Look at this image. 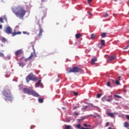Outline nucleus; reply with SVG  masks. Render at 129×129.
Masks as SVG:
<instances>
[{"instance_id":"nucleus-11","label":"nucleus","mask_w":129,"mask_h":129,"mask_svg":"<svg viewBox=\"0 0 129 129\" xmlns=\"http://www.w3.org/2000/svg\"><path fill=\"white\" fill-rule=\"evenodd\" d=\"M36 87H42V84L41 83V80L38 81V82L36 83Z\"/></svg>"},{"instance_id":"nucleus-47","label":"nucleus","mask_w":129,"mask_h":129,"mask_svg":"<svg viewBox=\"0 0 129 129\" xmlns=\"http://www.w3.org/2000/svg\"><path fill=\"white\" fill-rule=\"evenodd\" d=\"M34 127H35L34 126H31V127H30V129H33Z\"/></svg>"},{"instance_id":"nucleus-32","label":"nucleus","mask_w":129,"mask_h":129,"mask_svg":"<svg viewBox=\"0 0 129 129\" xmlns=\"http://www.w3.org/2000/svg\"><path fill=\"white\" fill-rule=\"evenodd\" d=\"M129 47V45H126V46L123 47V50H125V49H127V48H128Z\"/></svg>"},{"instance_id":"nucleus-18","label":"nucleus","mask_w":129,"mask_h":129,"mask_svg":"<svg viewBox=\"0 0 129 129\" xmlns=\"http://www.w3.org/2000/svg\"><path fill=\"white\" fill-rule=\"evenodd\" d=\"M107 35V33H102L101 34V37L103 38H105L106 36Z\"/></svg>"},{"instance_id":"nucleus-17","label":"nucleus","mask_w":129,"mask_h":129,"mask_svg":"<svg viewBox=\"0 0 129 129\" xmlns=\"http://www.w3.org/2000/svg\"><path fill=\"white\" fill-rule=\"evenodd\" d=\"M38 101L39 102V103H42L44 102V100H43L42 98H39L38 99Z\"/></svg>"},{"instance_id":"nucleus-3","label":"nucleus","mask_w":129,"mask_h":129,"mask_svg":"<svg viewBox=\"0 0 129 129\" xmlns=\"http://www.w3.org/2000/svg\"><path fill=\"white\" fill-rule=\"evenodd\" d=\"M23 92L29 95H32L35 97H39V94H38L37 92H35V91L33 90L32 88L23 89Z\"/></svg>"},{"instance_id":"nucleus-4","label":"nucleus","mask_w":129,"mask_h":129,"mask_svg":"<svg viewBox=\"0 0 129 129\" xmlns=\"http://www.w3.org/2000/svg\"><path fill=\"white\" fill-rule=\"evenodd\" d=\"M5 32L8 34H11V35H12V36H15V35H17L21 34V32H20V31L12 32V28L10 26L7 27L6 30H5Z\"/></svg>"},{"instance_id":"nucleus-46","label":"nucleus","mask_w":129,"mask_h":129,"mask_svg":"<svg viewBox=\"0 0 129 129\" xmlns=\"http://www.w3.org/2000/svg\"><path fill=\"white\" fill-rule=\"evenodd\" d=\"M87 106H84V107H83V109H84V110L86 109V108H87Z\"/></svg>"},{"instance_id":"nucleus-52","label":"nucleus","mask_w":129,"mask_h":129,"mask_svg":"<svg viewBox=\"0 0 129 129\" xmlns=\"http://www.w3.org/2000/svg\"><path fill=\"white\" fill-rule=\"evenodd\" d=\"M58 82V79L56 80V82Z\"/></svg>"},{"instance_id":"nucleus-44","label":"nucleus","mask_w":129,"mask_h":129,"mask_svg":"<svg viewBox=\"0 0 129 129\" xmlns=\"http://www.w3.org/2000/svg\"><path fill=\"white\" fill-rule=\"evenodd\" d=\"M78 108V107H77V106L74 107V110H76V108Z\"/></svg>"},{"instance_id":"nucleus-53","label":"nucleus","mask_w":129,"mask_h":129,"mask_svg":"<svg viewBox=\"0 0 129 129\" xmlns=\"http://www.w3.org/2000/svg\"><path fill=\"white\" fill-rule=\"evenodd\" d=\"M89 15H91V13H89Z\"/></svg>"},{"instance_id":"nucleus-54","label":"nucleus","mask_w":129,"mask_h":129,"mask_svg":"<svg viewBox=\"0 0 129 129\" xmlns=\"http://www.w3.org/2000/svg\"><path fill=\"white\" fill-rule=\"evenodd\" d=\"M94 107H95V108H97V107H96V106H94Z\"/></svg>"},{"instance_id":"nucleus-29","label":"nucleus","mask_w":129,"mask_h":129,"mask_svg":"<svg viewBox=\"0 0 129 129\" xmlns=\"http://www.w3.org/2000/svg\"><path fill=\"white\" fill-rule=\"evenodd\" d=\"M0 57H5V55H4V53H3L2 52H0Z\"/></svg>"},{"instance_id":"nucleus-21","label":"nucleus","mask_w":129,"mask_h":129,"mask_svg":"<svg viewBox=\"0 0 129 129\" xmlns=\"http://www.w3.org/2000/svg\"><path fill=\"white\" fill-rule=\"evenodd\" d=\"M2 42H3V43H6L7 42V39L5 38V37H3V38H2Z\"/></svg>"},{"instance_id":"nucleus-7","label":"nucleus","mask_w":129,"mask_h":129,"mask_svg":"<svg viewBox=\"0 0 129 129\" xmlns=\"http://www.w3.org/2000/svg\"><path fill=\"white\" fill-rule=\"evenodd\" d=\"M24 54L23 50L22 49H18L15 51L14 53V54L15 55V56L17 57H19L23 55Z\"/></svg>"},{"instance_id":"nucleus-51","label":"nucleus","mask_w":129,"mask_h":129,"mask_svg":"<svg viewBox=\"0 0 129 129\" xmlns=\"http://www.w3.org/2000/svg\"><path fill=\"white\" fill-rule=\"evenodd\" d=\"M108 129H112V127H109V128H108Z\"/></svg>"},{"instance_id":"nucleus-12","label":"nucleus","mask_w":129,"mask_h":129,"mask_svg":"<svg viewBox=\"0 0 129 129\" xmlns=\"http://www.w3.org/2000/svg\"><path fill=\"white\" fill-rule=\"evenodd\" d=\"M107 115H108V116L111 117V118H113L114 116V113H107Z\"/></svg>"},{"instance_id":"nucleus-36","label":"nucleus","mask_w":129,"mask_h":129,"mask_svg":"<svg viewBox=\"0 0 129 129\" xmlns=\"http://www.w3.org/2000/svg\"><path fill=\"white\" fill-rule=\"evenodd\" d=\"M74 96H77V95H78V93L76 92H74Z\"/></svg>"},{"instance_id":"nucleus-19","label":"nucleus","mask_w":129,"mask_h":129,"mask_svg":"<svg viewBox=\"0 0 129 129\" xmlns=\"http://www.w3.org/2000/svg\"><path fill=\"white\" fill-rule=\"evenodd\" d=\"M101 46H105V40H101Z\"/></svg>"},{"instance_id":"nucleus-33","label":"nucleus","mask_w":129,"mask_h":129,"mask_svg":"<svg viewBox=\"0 0 129 129\" xmlns=\"http://www.w3.org/2000/svg\"><path fill=\"white\" fill-rule=\"evenodd\" d=\"M110 85H111V83H110V82H108L107 83V86L108 87H110Z\"/></svg>"},{"instance_id":"nucleus-48","label":"nucleus","mask_w":129,"mask_h":129,"mask_svg":"<svg viewBox=\"0 0 129 129\" xmlns=\"http://www.w3.org/2000/svg\"><path fill=\"white\" fill-rule=\"evenodd\" d=\"M3 29V26L2 25H0V29Z\"/></svg>"},{"instance_id":"nucleus-38","label":"nucleus","mask_w":129,"mask_h":129,"mask_svg":"<svg viewBox=\"0 0 129 129\" xmlns=\"http://www.w3.org/2000/svg\"><path fill=\"white\" fill-rule=\"evenodd\" d=\"M125 117H126V119L129 120V115H125Z\"/></svg>"},{"instance_id":"nucleus-58","label":"nucleus","mask_w":129,"mask_h":129,"mask_svg":"<svg viewBox=\"0 0 129 129\" xmlns=\"http://www.w3.org/2000/svg\"><path fill=\"white\" fill-rule=\"evenodd\" d=\"M124 87L125 88V86H124Z\"/></svg>"},{"instance_id":"nucleus-34","label":"nucleus","mask_w":129,"mask_h":129,"mask_svg":"<svg viewBox=\"0 0 129 129\" xmlns=\"http://www.w3.org/2000/svg\"><path fill=\"white\" fill-rule=\"evenodd\" d=\"M78 115H79L78 113H77L76 112H74V115L78 116Z\"/></svg>"},{"instance_id":"nucleus-22","label":"nucleus","mask_w":129,"mask_h":129,"mask_svg":"<svg viewBox=\"0 0 129 129\" xmlns=\"http://www.w3.org/2000/svg\"><path fill=\"white\" fill-rule=\"evenodd\" d=\"M101 100H102V101L103 102H105V101H106V96L102 97V98L101 99Z\"/></svg>"},{"instance_id":"nucleus-55","label":"nucleus","mask_w":129,"mask_h":129,"mask_svg":"<svg viewBox=\"0 0 129 129\" xmlns=\"http://www.w3.org/2000/svg\"><path fill=\"white\" fill-rule=\"evenodd\" d=\"M33 49H34V46H32Z\"/></svg>"},{"instance_id":"nucleus-16","label":"nucleus","mask_w":129,"mask_h":129,"mask_svg":"<svg viewBox=\"0 0 129 129\" xmlns=\"http://www.w3.org/2000/svg\"><path fill=\"white\" fill-rule=\"evenodd\" d=\"M80 37H81V34H80L79 33L75 34V38L76 39H79V38H80Z\"/></svg>"},{"instance_id":"nucleus-24","label":"nucleus","mask_w":129,"mask_h":129,"mask_svg":"<svg viewBox=\"0 0 129 129\" xmlns=\"http://www.w3.org/2000/svg\"><path fill=\"white\" fill-rule=\"evenodd\" d=\"M114 97H115L116 98H121V97L116 94L114 95Z\"/></svg>"},{"instance_id":"nucleus-39","label":"nucleus","mask_w":129,"mask_h":129,"mask_svg":"<svg viewBox=\"0 0 129 129\" xmlns=\"http://www.w3.org/2000/svg\"><path fill=\"white\" fill-rule=\"evenodd\" d=\"M109 122H106V127L108 126H109Z\"/></svg>"},{"instance_id":"nucleus-42","label":"nucleus","mask_w":129,"mask_h":129,"mask_svg":"<svg viewBox=\"0 0 129 129\" xmlns=\"http://www.w3.org/2000/svg\"><path fill=\"white\" fill-rule=\"evenodd\" d=\"M83 118H82V119H77V121H82V120H83Z\"/></svg>"},{"instance_id":"nucleus-15","label":"nucleus","mask_w":129,"mask_h":129,"mask_svg":"<svg viewBox=\"0 0 129 129\" xmlns=\"http://www.w3.org/2000/svg\"><path fill=\"white\" fill-rule=\"evenodd\" d=\"M123 126L125 128H127L129 126V124L128 122H124V123H123Z\"/></svg>"},{"instance_id":"nucleus-8","label":"nucleus","mask_w":129,"mask_h":129,"mask_svg":"<svg viewBox=\"0 0 129 129\" xmlns=\"http://www.w3.org/2000/svg\"><path fill=\"white\" fill-rule=\"evenodd\" d=\"M106 101L108 102H111L113 101V96L112 95L108 96L106 97Z\"/></svg>"},{"instance_id":"nucleus-13","label":"nucleus","mask_w":129,"mask_h":129,"mask_svg":"<svg viewBox=\"0 0 129 129\" xmlns=\"http://www.w3.org/2000/svg\"><path fill=\"white\" fill-rule=\"evenodd\" d=\"M43 30L42 29H40V31L39 32V34H38V37H40L42 36V33H43Z\"/></svg>"},{"instance_id":"nucleus-5","label":"nucleus","mask_w":129,"mask_h":129,"mask_svg":"<svg viewBox=\"0 0 129 129\" xmlns=\"http://www.w3.org/2000/svg\"><path fill=\"white\" fill-rule=\"evenodd\" d=\"M80 71H81V69L78 67H73L72 68L67 69V72L69 74L72 73H79Z\"/></svg>"},{"instance_id":"nucleus-6","label":"nucleus","mask_w":129,"mask_h":129,"mask_svg":"<svg viewBox=\"0 0 129 129\" xmlns=\"http://www.w3.org/2000/svg\"><path fill=\"white\" fill-rule=\"evenodd\" d=\"M38 80V78H37L34 75L32 74H30L26 77V81L27 82V83H29V81H36Z\"/></svg>"},{"instance_id":"nucleus-43","label":"nucleus","mask_w":129,"mask_h":129,"mask_svg":"<svg viewBox=\"0 0 129 129\" xmlns=\"http://www.w3.org/2000/svg\"><path fill=\"white\" fill-rule=\"evenodd\" d=\"M83 126H84V127H88V125L87 124H83Z\"/></svg>"},{"instance_id":"nucleus-10","label":"nucleus","mask_w":129,"mask_h":129,"mask_svg":"<svg viewBox=\"0 0 129 129\" xmlns=\"http://www.w3.org/2000/svg\"><path fill=\"white\" fill-rule=\"evenodd\" d=\"M33 52L31 53V54H30V56H29V57H28V58H25V61L27 62L29 60L32 59V58H33Z\"/></svg>"},{"instance_id":"nucleus-41","label":"nucleus","mask_w":129,"mask_h":129,"mask_svg":"<svg viewBox=\"0 0 129 129\" xmlns=\"http://www.w3.org/2000/svg\"><path fill=\"white\" fill-rule=\"evenodd\" d=\"M122 91H123V92H126V90H125V88L122 89Z\"/></svg>"},{"instance_id":"nucleus-23","label":"nucleus","mask_w":129,"mask_h":129,"mask_svg":"<svg viewBox=\"0 0 129 129\" xmlns=\"http://www.w3.org/2000/svg\"><path fill=\"white\" fill-rule=\"evenodd\" d=\"M66 129H71V125H64Z\"/></svg>"},{"instance_id":"nucleus-14","label":"nucleus","mask_w":129,"mask_h":129,"mask_svg":"<svg viewBox=\"0 0 129 129\" xmlns=\"http://www.w3.org/2000/svg\"><path fill=\"white\" fill-rule=\"evenodd\" d=\"M97 61V58H93L92 59H91V64H92V65H94L95 64V62Z\"/></svg>"},{"instance_id":"nucleus-40","label":"nucleus","mask_w":129,"mask_h":129,"mask_svg":"<svg viewBox=\"0 0 129 129\" xmlns=\"http://www.w3.org/2000/svg\"><path fill=\"white\" fill-rule=\"evenodd\" d=\"M121 78V76H118V77H117V79L118 80V81H120Z\"/></svg>"},{"instance_id":"nucleus-1","label":"nucleus","mask_w":129,"mask_h":129,"mask_svg":"<svg viewBox=\"0 0 129 129\" xmlns=\"http://www.w3.org/2000/svg\"><path fill=\"white\" fill-rule=\"evenodd\" d=\"M11 10H12V12L16 15V17L19 18V19H23L26 13V11L23 9V8H22L21 6L12 8Z\"/></svg>"},{"instance_id":"nucleus-31","label":"nucleus","mask_w":129,"mask_h":129,"mask_svg":"<svg viewBox=\"0 0 129 129\" xmlns=\"http://www.w3.org/2000/svg\"><path fill=\"white\" fill-rule=\"evenodd\" d=\"M18 64H19V66H20V67L23 66V63H22V62H20L18 63Z\"/></svg>"},{"instance_id":"nucleus-9","label":"nucleus","mask_w":129,"mask_h":129,"mask_svg":"<svg viewBox=\"0 0 129 129\" xmlns=\"http://www.w3.org/2000/svg\"><path fill=\"white\" fill-rule=\"evenodd\" d=\"M115 58H116V56H115V55L109 56V57L108 58L107 61H111L115 59Z\"/></svg>"},{"instance_id":"nucleus-25","label":"nucleus","mask_w":129,"mask_h":129,"mask_svg":"<svg viewBox=\"0 0 129 129\" xmlns=\"http://www.w3.org/2000/svg\"><path fill=\"white\" fill-rule=\"evenodd\" d=\"M103 17L105 18L108 17H109V15L107 13H106L104 14Z\"/></svg>"},{"instance_id":"nucleus-28","label":"nucleus","mask_w":129,"mask_h":129,"mask_svg":"<svg viewBox=\"0 0 129 129\" xmlns=\"http://www.w3.org/2000/svg\"><path fill=\"white\" fill-rule=\"evenodd\" d=\"M101 94H97V97H96V98H100L101 97Z\"/></svg>"},{"instance_id":"nucleus-59","label":"nucleus","mask_w":129,"mask_h":129,"mask_svg":"<svg viewBox=\"0 0 129 129\" xmlns=\"http://www.w3.org/2000/svg\"><path fill=\"white\" fill-rule=\"evenodd\" d=\"M128 2H129V0H128Z\"/></svg>"},{"instance_id":"nucleus-26","label":"nucleus","mask_w":129,"mask_h":129,"mask_svg":"<svg viewBox=\"0 0 129 129\" xmlns=\"http://www.w3.org/2000/svg\"><path fill=\"white\" fill-rule=\"evenodd\" d=\"M95 38V34H91V39H94Z\"/></svg>"},{"instance_id":"nucleus-50","label":"nucleus","mask_w":129,"mask_h":129,"mask_svg":"<svg viewBox=\"0 0 129 129\" xmlns=\"http://www.w3.org/2000/svg\"><path fill=\"white\" fill-rule=\"evenodd\" d=\"M88 127H91V125H88Z\"/></svg>"},{"instance_id":"nucleus-35","label":"nucleus","mask_w":129,"mask_h":129,"mask_svg":"<svg viewBox=\"0 0 129 129\" xmlns=\"http://www.w3.org/2000/svg\"><path fill=\"white\" fill-rule=\"evenodd\" d=\"M92 2V0H88L87 3L89 4H91V2Z\"/></svg>"},{"instance_id":"nucleus-2","label":"nucleus","mask_w":129,"mask_h":129,"mask_svg":"<svg viewBox=\"0 0 129 129\" xmlns=\"http://www.w3.org/2000/svg\"><path fill=\"white\" fill-rule=\"evenodd\" d=\"M4 96H5V100L6 101H9V102H12L13 100V98L12 96V92L10 90H6L4 91L3 93Z\"/></svg>"},{"instance_id":"nucleus-45","label":"nucleus","mask_w":129,"mask_h":129,"mask_svg":"<svg viewBox=\"0 0 129 129\" xmlns=\"http://www.w3.org/2000/svg\"><path fill=\"white\" fill-rule=\"evenodd\" d=\"M81 129H89V128H84L83 127H81Z\"/></svg>"},{"instance_id":"nucleus-20","label":"nucleus","mask_w":129,"mask_h":129,"mask_svg":"<svg viewBox=\"0 0 129 129\" xmlns=\"http://www.w3.org/2000/svg\"><path fill=\"white\" fill-rule=\"evenodd\" d=\"M95 114H96V115H91V116H92L93 117H94V118H96L97 117H98V118H100V115H98L97 113H95Z\"/></svg>"},{"instance_id":"nucleus-37","label":"nucleus","mask_w":129,"mask_h":129,"mask_svg":"<svg viewBox=\"0 0 129 129\" xmlns=\"http://www.w3.org/2000/svg\"><path fill=\"white\" fill-rule=\"evenodd\" d=\"M116 85H119V82L117 80L116 81Z\"/></svg>"},{"instance_id":"nucleus-57","label":"nucleus","mask_w":129,"mask_h":129,"mask_svg":"<svg viewBox=\"0 0 129 129\" xmlns=\"http://www.w3.org/2000/svg\"><path fill=\"white\" fill-rule=\"evenodd\" d=\"M114 1L116 2V0H114Z\"/></svg>"},{"instance_id":"nucleus-49","label":"nucleus","mask_w":129,"mask_h":129,"mask_svg":"<svg viewBox=\"0 0 129 129\" xmlns=\"http://www.w3.org/2000/svg\"><path fill=\"white\" fill-rule=\"evenodd\" d=\"M23 34H26V33H27V32H23Z\"/></svg>"},{"instance_id":"nucleus-27","label":"nucleus","mask_w":129,"mask_h":129,"mask_svg":"<svg viewBox=\"0 0 129 129\" xmlns=\"http://www.w3.org/2000/svg\"><path fill=\"white\" fill-rule=\"evenodd\" d=\"M76 128H81V127H82L79 124L76 125Z\"/></svg>"},{"instance_id":"nucleus-30","label":"nucleus","mask_w":129,"mask_h":129,"mask_svg":"<svg viewBox=\"0 0 129 129\" xmlns=\"http://www.w3.org/2000/svg\"><path fill=\"white\" fill-rule=\"evenodd\" d=\"M0 22H1V23H4V18L1 17L0 18Z\"/></svg>"},{"instance_id":"nucleus-56","label":"nucleus","mask_w":129,"mask_h":129,"mask_svg":"<svg viewBox=\"0 0 129 129\" xmlns=\"http://www.w3.org/2000/svg\"><path fill=\"white\" fill-rule=\"evenodd\" d=\"M127 44H128V45H129V41H128V42H127Z\"/></svg>"}]
</instances>
